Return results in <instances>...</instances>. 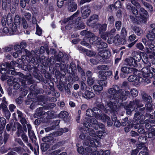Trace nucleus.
Wrapping results in <instances>:
<instances>
[{"mask_svg": "<svg viewBox=\"0 0 155 155\" xmlns=\"http://www.w3.org/2000/svg\"><path fill=\"white\" fill-rule=\"evenodd\" d=\"M122 89H120L119 87L116 85H113L111 88L108 90V93L112 97L111 101L107 102L105 105V108L107 110L115 111L117 107L115 100L117 103L119 102L120 99V96L122 95Z\"/></svg>", "mask_w": 155, "mask_h": 155, "instance_id": "1", "label": "nucleus"}, {"mask_svg": "<svg viewBox=\"0 0 155 155\" xmlns=\"http://www.w3.org/2000/svg\"><path fill=\"white\" fill-rule=\"evenodd\" d=\"M90 130L89 135L92 137L93 140H88L87 145L89 147L85 148V150L88 149H92V148H94L96 150L97 147L100 146V142L97 139V137L100 138H103L107 135V134L105 130L98 131H97L96 134L93 129H91Z\"/></svg>", "mask_w": 155, "mask_h": 155, "instance_id": "2", "label": "nucleus"}, {"mask_svg": "<svg viewBox=\"0 0 155 155\" xmlns=\"http://www.w3.org/2000/svg\"><path fill=\"white\" fill-rule=\"evenodd\" d=\"M143 62L145 64V67L141 70V72L142 73V76L144 78L146 76H149L150 77H152L153 73L155 72V69L153 68H150L151 64L150 63L147 62V60L144 59V60H142Z\"/></svg>", "mask_w": 155, "mask_h": 155, "instance_id": "3", "label": "nucleus"}, {"mask_svg": "<svg viewBox=\"0 0 155 155\" xmlns=\"http://www.w3.org/2000/svg\"><path fill=\"white\" fill-rule=\"evenodd\" d=\"M105 106L104 107V105L101 104H99L97 106V107H94L92 109L94 116L97 119L101 120V117H102L103 115L101 114V112L99 108L103 110L105 112H107L108 111L112 112L114 111L107 110L105 109Z\"/></svg>", "mask_w": 155, "mask_h": 155, "instance_id": "4", "label": "nucleus"}, {"mask_svg": "<svg viewBox=\"0 0 155 155\" xmlns=\"http://www.w3.org/2000/svg\"><path fill=\"white\" fill-rule=\"evenodd\" d=\"M81 19V17H78L75 19V21L73 23V25H70V26L69 25H67L66 26V28L67 29H70L73 26L76 28L78 30L83 29L85 28V26L84 23L81 21H79Z\"/></svg>", "mask_w": 155, "mask_h": 155, "instance_id": "5", "label": "nucleus"}, {"mask_svg": "<svg viewBox=\"0 0 155 155\" xmlns=\"http://www.w3.org/2000/svg\"><path fill=\"white\" fill-rule=\"evenodd\" d=\"M86 150L89 152L90 153H91L93 155H109L110 153V151L108 150H106L104 151L101 150L98 152L97 151V148L96 150H94V148H92V149H88Z\"/></svg>", "mask_w": 155, "mask_h": 155, "instance_id": "6", "label": "nucleus"}, {"mask_svg": "<svg viewBox=\"0 0 155 155\" xmlns=\"http://www.w3.org/2000/svg\"><path fill=\"white\" fill-rule=\"evenodd\" d=\"M10 64L8 63L0 64V72L1 73L3 74H10L8 70L10 69Z\"/></svg>", "mask_w": 155, "mask_h": 155, "instance_id": "7", "label": "nucleus"}, {"mask_svg": "<svg viewBox=\"0 0 155 155\" xmlns=\"http://www.w3.org/2000/svg\"><path fill=\"white\" fill-rule=\"evenodd\" d=\"M91 12L90 8L88 6H84L82 7L81 9L82 17L84 19L87 18Z\"/></svg>", "mask_w": 155, "mask_h": 155, "instance_id": "8", "label": "nucleus"}, {"mask_svg": "<svg viewBox=\"0 0 155 155\" xmlns=\"http://www.w3.org/2000/svg\"><path fill=\"white\" fill-rule=\"evenodd\" d=\"M90 119V123L91 124L90 126H92V125L93 127L95 129H98L99 127L101 129H103L104 128V124L101 123H98L95 119L92 118Z\"/></svg>", "mask_w": 155, "mask_h": 155, "instance_id": "9", "label": "nucleus"}, {"mask_svg": "<svg viewBox=\"0 0 155 155\" xmlns=\"http://www.w3.org/2000/svg\"><path fill=\"white\" fill-rule=\"evenodd\" d=\"M130 107L132 110H134L135 108L137 109V108L143 106V104L139 103V101L138 100H135L130 101L129 104L127 106Z\"/></svg>", "mask_w": 155, "mask_h": 155, "instance_id": "10", "label": "nucleus"}, {"mask_svg": "<svg viewBox=\"0 0 155 155\" xmlns=\"http://www.w3.org/2000/svg\"><path fill=\"white\" fill-rule=\"evenodd\" d=\"M92 90L91 89V91H89L87 88L84 93H82V97L88 100H90L94 97L95 96V94L92 91Z\"/></svg>", "mask_w": 155, "mask_h": 155, "instance_id": "11", "label": "nucleus"}, {"mask_svg": "<svg viewBox=\"0 0 155 155\" xmlns=\"http://www.w3.org/2000/svg\"><path fill=\"white\" fill-rule=\"evenodd\" d=\"M83 125L84 127H83V128H82L83 130V134H81L79 136L80 138L82 139H84L85 137V136L84 134L87 133H89V132L90 131V130L91 129V128H89V127H90V126L91 125V124L87 123V124H86V123H84Z\"/></svg>", "mask_w": 155, "mask_h": 155, "instance_id": "12", "label": "nucleus"}, {"mask_svg": "<svg viewBox=\"0 0 155 155\" xmlns=\"http://www.w3.org/2000/svg\"><path fill=\"white\" fill-rule=\"evenodd\" d=\"M125 64L129 66H133L134 67L137 66V62L134 58L130 57L126 58L125 60Z\"/></svg>", "mask_w": 155, "mask_h": 155, "instance_id": "13", "label": "nucleus"}, {"mask_svg": "<svg viewBox=\"0 0 155 155\" xmlns=\"http://www.w3.org/2000/svg\"><path fill=\"white\" fill-rule=\"evenodd\" d=\"M142 42L146 46L148 47L150 49L153 51H155V46L153 44H151V42L149 41L145 38H143L142 39Z\"/></svg>", "mask_w": 155, "mask_h": 155, "instance_id": "14", "label": "nucleus"}, {"mask_svg": "<svg viewBox=\"0 0 155 155\" xmlns=\"http://www.w3.org/2000/svg\"><path fill=\"white\" fill-rule=\"evenodd\" d=\"M98 54L99 55L104 58H108L111 55V53L109 51L104 50H100Z\"/></svg>", "mask_w": 155, "mask_h": 155, "instance_id": "15", "label": "nucleus"}, {"mask_svg": "<svg viewBox=\"0 0 155 155\" xmlns=\"http://www.w3.org/2000/svg\"><path fill=\"white\" fill-rule=\"evenodd\" d=\"M98 16L96 15H94L91 16L87 21V24L89 26H92V24H94L96 21L97 20Z\"/></svg>", "mask_w": 155, "mask_h": 155, "instance_id": "16", "label": "nucleus"}, {"mask_svg": "<svg viewBox=\"0 0 155 155\" xmlns=\"http://www.w3.org/2000/svg\"><path fill=\"white\" fill-rule=\"evenodd\" d=\"M12 22V17L10 15H8L7 17L6 15H4L2 19V25H5L6 23H9Z\"/></svg>", "mask_w": 155, "mask_h": 155, "instance_id": "17", "label": "nucleus"}, {"mask_svg": "<svg viewBox=\"0 0 155 155\" xmlns=\"http://www.w3.org/2000/svg\"><path fill=\"white\" fill-rule=\"evenodd\" d=\"M126 8L128 10L131 11L133 14L135 15H137L138 14V11L137 9L132 6L130 3H129L127 5Z\"/></svg>", "mask_w": 155, "mask_h": 155, "instance_id": "18", "label": "nucleus"}, {"mask_svg": "<svg viewBox=\"0 0 155 155\" xmlns=\"http://www.w3.org/2000/svg\"><path fill=\"white\" fill-rule=\"evenodd\" d=\"M121 71L123 73L129 74L132 73L134 71L135 69L133 68H130L128 67H123L121 68ZM134 73V72H133Z\"/></svg>", "mask_w": 155, "mask_h": 155, "instance_id": "19", "label": "nucleus"}, {"mask_svg": "<svg viewBox=\"0 0 155 155\" xmlns=\"http://www.w3.org/2000/svg\"><path fill=\"white\" fill-rule=\"evenodd\" d=\"M89 39L88 40L91 44H94L97 43L101 40V39L94 36L93 34L92 36H89Z\"/></svg>", "mask_w": 155, "mask_h": 155, "instance_id": "20", "label": "nucleus"}, {"mask_svg": "<svg viewBox=\"0 0 155 155\" xmlns=\"http://www.w3.org/2000/svg\"><path fill=\"white\" fill-rule=\"evenodd\" d=\"M12 1L13 0H2V8H5L10 7L11 9V7H12Z\"/></svg>", "mask_w": 155, "mask_h": 155, "instance_id": "21", "label": "nucleus"}, {"mask_svg": "<svg viewBox=\"0 0 155 155\" xmlns=\"http://www.w3.org/2000/svg\"><path fill=\"white\" fill-rule=\"evenodd\" d=\"M99 74L101 77H103V79L106 80L107 77L111 75L112 72L111 71H100L99 72Z\"/></svg>", "mask_w": 155, "mask_h": 155, "instance_id": "22", "label": "nucleus"}, {"mask_svg": "<svg viewBox=\"0 0 155 155\" xmlns=\"http://www.w3.org/2000/svg\"><path fill=\"white\" fill-rule=\"evenodd\" d=\"M69 3L68 7V10L71 12L75 11L77 7V4L74 1H70Z\"/></svg>", "mask_w": 155, "mask_h": 155, "instance_id": "23", "label": "nucleus"}, {"mask_svg": "<svg viewBox=\"0 0 155 155\" xmlns=\"http://www.w3.org/2000/svg\"><path fill=\"white\" fill-rule=\"evenodd\" d=\"M79 13V11H77L76 13L74 14L72 16H71L70 17L67 18L65 19L64 21V22L65 23L66 22L69 21V23L70 24L71 22H73H73L74 21L75 18L77 17Z\"/></svg>", "mask_w": 155, "mask_h": 155, "instance_id": "24", "label": "nucleus"}, {"mask_svg": "<svg viewBox=\"0 0 155 155\" xmlns=\"http://www.w3.org/2000/svg\"><path fill=\"white\" fill-rule=\"evenodd\" d=\"M86 114L87 115L89 116L90 117V118H88L87 117L85 118V120L86 121H87L88 122L86 121L85 123H86V124H89V122H90V119H91L92 118H91V117L92 116H94V114L93 113V112L92 111V109H88L86 111Z\"/></svg>", "mask_w": 155, "mask_h": 155, "instance_id": "25", "label": "nucleus"}, {"mask_svg": "<svg viewBox=\"0 0 155 155\" xmlns=\"http://www.w3.org/2000/svg\"><path fill=\"white\" fill-rule=\"evenodd\" d=\"M101 120L103 122L107 121V125L108 126H111L113 124L112 122L110 120V118L104 114H103Z\"/></svg>", "mask_w": 155, "mask_h": 155, "instance_id": "26", "label": "nucleus"}, {"mask_svg": "<svg viewBox=\"0 0 155 155\" xmlns=\"http://www.w3.org/2000/svg\"><path fill=\"white\" fill-rule=\"evenodd\" d=\"M146 37L150 42H151L155 39V34L151 31H149L146 35Z\"/></svg>", "mask_w": 155, "mask_h": 155, "instance_id": "27", "label": "nucleus"}, {"mask_svg": "<svg viewBox=\"0 0 155 155\" xmlns=\"http://www.w3.org/2000/svg\"><path fill=\"white\" fill-rule=\"evenodd\" d=\"M140 113L141 111L139 113H137L135 114L133 119L134 122H138L139 120H141V118H142V119L144 118V115H142L141 116H140Z\"/></svg>", "mask_w": 155, "mask_h": 155, "instance_id": "28", "label": "nucleus"}, {"mask_svg": "<svg viewBox=\"0 0 155 155\" xmlns=\"http://www.w3.org/2000/svg\"><path fill=\"white\" fill-rule=\"evenodd\" d=\"M122 92H121L122 94L120 96V97L119 101H120V103L122 102V101H121V100L122 101L125 100L127 99V96L130 94V92L128 91H125L124 93V90L122 89Z\"/></svg>", "mask_w": 155, "mask_h": 155, "instance_id": "29", "label": "nucleus"}, {"mask_svg": "<svg viewBox=\"0 0 155 155\" xmlns=\"http://www.w3.org/2000/svg\"><path fill=\"white\" fill-rule=\"evenodd\" d=\"M152 78L150 77L149 76H146V77L145 78L143 77L142 78H139L138 80L140 83L142 82H144L147 84H148L150 82V79Z\"/></svg>", "mask_w": 155, "mask_h": 155, "instance_id": "30", "label": "nucleus"}, {"mask_svg": "<svg viewBox=\"0 0 155 155\" xmlns=\"http://www.w3.org/2000/svg\"><path fill=\"white\" fill-rule=\"evenodd\" d=\"M140 16V17L137 16V23H139L141 22L144 23L147 21V16H145L143 15Z\"/></svg>", "mask_w": 155, "mask_h": 155, "instance_id": "31", "label": "nucleus"}, {"mask_svg": "<svg viewBox=\"0 0 155 155\" xmlns=\"http://www.w3.org/2000/svg\"><path fill=\"white\" fill-rule=\"evenodd\" d=\"M68 131V129L66 128H64L61 130L60 131L55 132L52 134V135L54 136H60L62 134L63 132H66Z\"/></svg>", "mask_w": 155, "mask_h": 155, "instance_id": "32", "label": "nucleus"}, {"mask_svg": "<svg viewBox=\"0 0 155 155\" xmlns=\"http://www.w3.org/2000/svg\"><path fill=\"white\" fill-rule=\"evenodd\" d=\"M19 0H13L12 3V7H11V11L12 13H14L15 11V7L18 5Z\"/></svg>", "mask_w": 155, "mask_h": 155, "instance_id": "33", "label": "nucleus"}, {"mask_svg": "<svg viewBox=\"0 0 155 155\" xmlns=\"http://www.w3.org/2000/svg\"><path fill=\"white\" fill-rule=\"evenodd\" d=\"M93 89L96 94L99 93L103 89V87L98 85H94L93 87Z\"/></svg>", "mask_w": 155, "mask_h": 155, "instance_id": "34", "label": "nucleus"}, {"mask_svg": "<svg viewBox=\"0 0 155 155\" xmlns=\"http://www.w3.org/2000/svg\"><path fill=\"white\" fill-rule=\"evenodd\" d=\"M44 109V108L42 107L38 108L36 110L35 114L38 116H42L44 115L45 113L47 114V113L43 111Z\"/></svg>", "mask_w": 155, "mask_h": 155, "instance_id": "35", "label": "nucleus"}, {"mask_svg": "<svg viewBox=\"0 0 155 155\" xmlns=\"http://www.w3.org/2000/svg\"><path fill=\"white\" fill-rule=\"evenodd\" d=\"M99 78H100V80L98 81V83L100 85L102 86H106L107 84V82L106 81V80L103 79V77H101V76L99 75Z\"/></svg>", "mask_w": 155, "mask_h": 155, "instance_id": "36", "label": "nucleus"}, {"mask_svg": "<svg viewBox=\"0 0 155 155\" xmlns=\"http://www.w3.org/2000/svg\"><path fill=\"white\" fill-rule=\"evenodd\" d=\"M132 55L134 58L135 59L136 58V61H140L141 58V54L140 53H139L137 52L134 51L132 53Z\"/></svg>", "mask_w": 155, "mask_h": 155, "instance_id": "37", "label": "nucleus"}, {"mask_svg": "<svg viewBox=\"0 0 155 155\" xmlns=\"http://www.w3.org/2000/svg\"><path fill=\"white\" fill-rule=\"evenodd\" d=\"M143 99L145 101L148 102H152V99L150 96H148L146 94H144L142 96Z\"/></svg>", "mask_w": 155, "mask_h": 155, "instance_id": "38", "label": "nucleus"}, {"mask_svg": "<svg viewBox=\"0 0 155 155\" xmlns=\"http://www.w3.org/2000/svg\"><path fill=\"white\" fill-rule=\"evenodd\" d=\"M58 115L60 118L64 119L68 117V113L66 111H63L60 112Z\"/></svg>", "mask_w": 155, "mask_h": 155, "instance_id": "39", "label": "nucleus"}, {"mask_svg": "<svg viewBox=\"0 0 155 155\" xmlns=\"http://www.w3.org/2000/svg\"><path fill=\"white\" fill-rule=\"evenodd\" d=\"M152 102H147L146 104V107L147 110L149 112H151L153 110V104Z\"/></svg>", "mask_w": 155, "mask_h": 155, "instance_id": "40", "label": "nucleus"}, {"mask_svg": "<svg viewBox=\"0 0 155 155\" xmlns=\"http://www.w3.org/2000/svg\"><path fill=\"white\" fill-rule=\"evenodd\" d=\"M7 104H2V107L3 110L5 113V114L8 117H9L10 115V112L8 110L6 105Z\"/></svg>", "mask_w": 155, "mask_h": 155, "instance_id": "41", "label": "nucleus"}, {"mask_svg": "<svg viewBox=\"0 0 155 155\" xmlns=\"http://www.w3.org/2000/svg\"><path fill=\"white\" fill-rule=\"evenodd\" d=\"M82 35H86V37L88 38H89V36H92L93 34L85 30H84L80 33Z\"/></svg>", "mask_w": 155, "mask_h": 155, "instance_id": "42", "label": "nucleus"}, {"mask_svg": "<svg viewBox=\"0 0 155 155\" xmlns=\"http://www.w3.org/2000/svg\"><path fill=\"white\" fill-rule=\"evenodd\" d=\"M95 81L94 78L89 77L87 79V84L89 86H91L93 85Z\"/></svg>", "mask_w": 155, "mask_h": 155, "instance_id": "43", "label": "nucleus"}, {"mask_svg": "<svg viewBox=\"0 0 155 155\" xmlns=\"http://www.w3.org/2000/svg\"><path fill=\"white\" fill-rule=\"evenodd\" d=\"M17 128L18 130L22 128V126L21 124L18 122L14 123L13 127H12V129L13 131H15Z\"/></svg>", "mask_w": 155, "mask_h": 155, "instance_id": "44", "label": "nucleus"}, {"mask_svg": "<svg viewBox=\"0 0 155 155\" xmlns=\"http://www.w3.org/2000/svg\"><path fill=\"white\" fill-rule=\"evenodd\" d=\"M42 98L41 97H39V99L38 98V101H35L33 102L30 106V107L32 109L34 108L38 104H41V103H40L41 101L40 99Z\"/></svg>", "mask_w": 155, "mask_h": 155, "instance_id": "45", "label": "nucleus"}, {"mask_svg": "<svg viewBox=\"0 0 155 155\" xmlns=\"http://www.w3.org/2000/svg\"><path fill=\"white\" fill-rule=\"evenodd\" d=\"M133 30L135 33L138 35H140L142 33V30L139 27H135L134 28Z\"/></svg>", "mask_w": 155, "mask_h": 155, "instance_id": "46", "label": "nucleus"}, {"mask_svg": "<svg viewBox=\"0 0 155 155\" xmlns=\"http://www.w3.org/2000/svg\"><path fill=\"white\" fill-rule=\"evenodd\" d=\"M143 120L141 119L139 121V123H137V124H135V122H134V128L135 129H139V128L142 127V124H143Z\"/></svg>", "mask_w": 155, "mask_h": 155, "instance_id": "47", "label": "nucleus"}, {"mask_svg": "<svg viewBox=\"0 0 155 155\" xmlns=\"http://www.w3.org/2000/svg\"><path fill=\"white\" fill-rule=\"evenodd\" d=\"M97 69L99 70H106L109 69V67L106 65H100L97 66Z\"/></svg>", "mask_w": 155, "mask_h": 155, "instance_id": "48", "label": "nucleus"}, {"mask_svg": "<svg viewBox=\"0 0 155 155\" xmlns=\"http://www.w3.org/2000/svg\"><path fill=\"white\" fill-rule=\"evenodd\" d=\"M53 137L49 136L43 138L42 140L44 142H47L53 140Z\"/></svg>", "mask_w": 155, "mask_h": 155, "instance_id": "49", "label": "nucleus"}, {"mask_svg": "<svg viewBox=\"0 0 155 155\" xmlns=\"http://www.w3.org/2000/svg\"><path fill=\"white\" fill-rule=\"evenodd\" d=\"M107 27V25L106 24H104L101 25L99 29L100 33H103L105 32L106 30Z\"/></svg>", "mask_w": 155, "mask_h": 155, "instance_id": "50", "label": "nucleus"}, {"mask_svg": "<svg viewBox=\"0 0 155 155\" xmlns=\"http://www.w3.org/2000/svg\"><path fill=\"white\" fill-rule=\"evenodd\" d=\"M13 63V62H11V64H12V63ZM10 69L8 70V72H9L10 73V74H11L13 75H16L17 74L16 72L14 71V68L11 65H10Z\"/></svg>", "mask_w": 155, "mask_h": 155, "instance_id": "51", "label": "nucleus"}, {"mask_svg": "<svg viewBox=\"0 0 155 155\" xmlns=\"http://www.w3.org/2000/svg\"><path fill=\"white\" fill-rule=\"evenodd\" d=\"M19 120L23 126H25V125L28 123L25 118V117L21 118L20 119H19Z\"/></svg>", "mask_w": 155, "mask_h": 155, "instance_id": "52", "label": "nucleus"}, {"mask_svg": "<svg viewBox=\"0 0 155 155\" xmlns=\"http://www.w3.org/2000/svg\"><path fill=\"white\" fill-rule=\"evenodd\" d=\"M137 78L136 76L131 75L128 78V81L130 82H134L137 80Z\"/></svg>", "mask_w": 155, "mask_h": 155, "instance_id": "53", "label": "nucleus"}, {"mask_svg": "<svg viewBox=\"0 0 155 155\" xmlns=\"http://www.w3.org/2000/svg\"><path fill=\"white\" fill-rule=\"evenodd\" d=\"M15 49L16 52H18L19 54H21V52L23 51H22L20 45H16L15 47Z\"/></svg>", "mask_w": 155, "mask_h": 155, "instance_id": "54", "label": "nucleus"}, {"mask_svg": "<svg viewBox=\"0 0 155 155\" xmlns=\"http://www.w3.org/2000/svg\"><path fill=\"white\" fill-rule=\"evenodd\" d=\"M140 15L147 16V12L143 8H140Z\"/></svg>", "mask_w": 155, "mask_h": 155, "instance_id": "55", "label": "nucleus"}, {"mask_svg": "<svg viewBox=\"0 0 155 155\" xmlns=\"http://www.w3.org/2000/svg\"><path fill=\"white\" fill-rule=\"evenodd\" d=\"M98 48H105L107 47V44L103 41L101 42L99 44H98Z\"/></svg>", "mask_w": 155, "mask_h": 155, "instance_id": "56", "label": "nucleus"}, {"mask_svg": "<svg viewBox=\"0 0 155 155\" xmlns=\"http://www.w3.org/2000/svg\"><path fill=\"white\" fill-rule=\"evenodd\" d=\"M36 34L39 36L41 35L42 34V29L40 28L38 24H37L36 26Z\"/></svg>", "mask_w": 155, "mask_h": 155, "instance_id": "57", "label": "nucleus"}, {"mask_svg": "<svg viewBox=\"0 0 155 155\" xmlns=\"http://www.w3.org/2000/svg\"><path fill=\"white\" fill-rule=\"evenodd\" d=\"M130 93L132 96L134 97H136L138 95V93L137 90L135 89L131 90Z\"/></svg>", "mask_w": 155, "mask_h": 155, "instance_id": "58", "label": "nucleus"}, {"mask_svg": "<svg viewBox=\"0 0 155 155\" xmlns=\"http://www.w3.org/2000/svg\"><path fill=\"white\" fill-rule=\"evenodd\" d=\"M120 36L118 35H117L114 37V43L116 44V45H119V43L120 41V40L119 39Z\"/></svg>", "mask_w": 155, "mask_h": 155, "instance_id": "59", "label": "nucleus"}, {"mask_svg": "<svg viewBox=\"0 0 155 155\" xmlns=\"http://www.w3.org/2000/svg\"><path fill=\"white\" fill-rule=\"evenodd\" d=\"M137 147L138 149L139 150L143 149L144 150H147V148L144 145V144L143 143L138 144Z\"/></svg>", "mask_w": 155, "mask_h": 155, "instance_id": "60", "label": "nucleus"}, {"mask_svg": "<svg viewBox=\"0 0 155 155\" xmlns=\"http://www.w3.org/2000/svg\"><path fill=\"white\" fill-rule=\"evenodd\" d=\"M30 0H29L28 2H26V0H20V3L21 7L22 8L25 7L26 6V4L29 3Z\"/></svg>", "mask_w": 155, "mask_h": 155, "instance_id": "61", "label": "nucleus"}, {"mask_svg": "<svg viewBox=\"0 0 155 155\" xmlns=\"http://www.w3.org/2000/svg\"><path fill=\"white\" fill-rule=\"evenodd\" d=\"M127 35L126 30L125 28H123L121 31V35L123 38L125 37Z\"/></svg>", "mask_w": 155, "mask_h": 155, "instance_id": "62", "label": "nucleus"}, {"mask_svg": "<svg viewBox=\"0 0 155 155\" xmlns=\"http://www.w3.org/2000/svg\"><path fill=\"white\" fill-rule=\"evenodd\" d=\"M122 24L121 21H117L115 23V27L117 30H119Z\"/></svg>", "mask_w": 155, "mask_h": 155, "instance_id": "63", "label": "nucleus"}, {"mask_svg": "<svg viewBox=\"0 0 155 155\" xmlns=\"http://www.w3.org/2000/svg\"><path fill=\"white\" fill-rule=\"evenodd\" d=\"M131 3L134 5L137 8L140 7V5L139 3L137 2L134 0H130Z\"/></svg>", "mask_w": 155, "mask_h": 155, "instance_id": "64", "label": "nucleus"}]
</instances>
